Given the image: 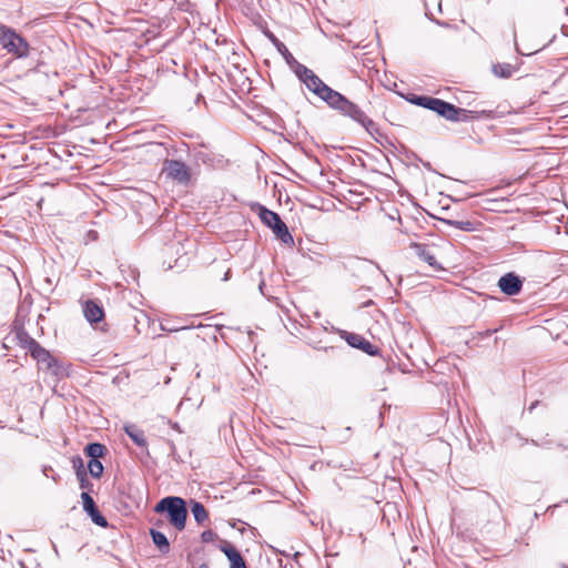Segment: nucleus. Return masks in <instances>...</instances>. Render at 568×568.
Listing matches in <instances>:
<instances>
[{
  "label": "nucleus",
  "mask_w": 568,
  "mask_h": 568,
  "mask_svg": "<svg viewBox=\"0 0 568 568\" xmlns=\"http://www.w3.org/2000/svg\"><path fill=\"white\" fill-rule=\"evenodd\" d=\"M150 535H151L152 541L158 547V549L162 554H168L170 550V542H169L166 536L163 532L155 530V529H151Z\"/></svg>",
  "instance_id": "15"
},
{
  "label": "nucleus",
  "mask_w": 568,
  "mask_h": 568,
  "mask_svg": "<svg viewBox=\"0 0 568 568\" xmlns=\"http://www.w3.org/2000/svg\"><path fill=\"white\" fill-rule=\"evenodd\" d=\"M105 446L100 443H91L85 447V453L91 459H99L103 456Z\"/></svg>",
  "instance_id": "19"
},
{
  "label": "nucleus",
  "mask_w": 568,
  "mask_h": 568,
  "mask_svg": "<svg viewBox=\"0 0 568 568\" xmlns=\"http://www.w3.org/2000/svg\"><path fill=\"white\" fill-rule=\"evenodd\" d=\"M124 432L134 442V444H136L140 447H146V439L144 433L135 425H125Z\"/></svg>",
  "instance_id": "14"
},
{
  "label": "nucleus",
  "mask_w": 568,
  "mask_h": 568,
  "mask_svg": "<svg viewBox=\"0 0 568 568\" xmlns=\"http://www.w3.org/2000/svg\"><path fill=\"white\" fill-rule=\"evenodd\" d=\"M491 71L498 78L508 79L514 73V67L510 63H495Z\"/></svg>",
  "instance_id": "17"
},
{
  "label": "nucleus",
  "mask_w": 568,
  "mask_h": 568,
  "mask_svg": "<svg viewBox=\"0 0 568 568\" xmlns=\"http://www.w3.org/2000/svg\"><path fill=\"white\" fill-rule=\"evenodd\" d=\"M49 469H51V468H50V467H47V466H44V467H43V470H42V471H43L44 476H48V470H49Z\"/></svg>",
  "instance_id": "24"
},
{
  "label": "nucleus",
  "mask_w": 568,
  "mask_h": 568,
  "mask_svg": "<svg viewBox=\"0 0 568 568\" xmlns=\"http://www.w3.org/2000/svg\"><path fill=\"white\" fill-rule=\"evenodd\" d=\"M294 73L311 92H313L316 97H318L321 100L327 103L329 108L356 121L357 123L363 125L368 133L373 134V131H376V125L374 121L371 120L358 108V105H356L346 97H344L339 92L333 90L327 84H325L323 80L314 73L313 70L308 69L306 65L302 63H296Z\"/></svg>",
  "instance_id": "1"
},
{
  "label": "nucleus",
  "mask_w": 568,
  "mask_h": 568,
  "mask_svg": "<svg viewBox=\"0 0 568 568\" xmlns=\"http://www.w3.org/2000/svg\"><path fill=\"white\" fill-rule=\"evenodd\" d=\"M0 43L8 52L18 57L28 54L29 45L27 41L10 29L0 28Z\"/></svg>",
  "instance_id": "6"
},
{
  "label": "nucleus",
  "mask_w": 568,
  "mask_h": 568,
  "mask_svg": "<svg viewBox=\"0 0 568 568\" xmlns=\"http://www.w3.org/2000/svg\"><path fill=\"white\" fill-rule=\"evenodd\" d=\"M27 348L30 355L37 361L39 369L47 371L57 379L67 375L62 364L50 354L49 351L43 348L36 339L30 338L27 342Z\"/></svg>",
  "instance_id": "3"
},
{
  "label": "nucleus",
  "mask_w": 568,
  "mask_h": 568,
  "mask_svg": "<svg viewBox=\"0 0 568 568\" xmlns=\"http://www.w3.org/2000/svg\"><path fill=\"white\" fill-rule=\"evenodd\" d=\"M274 44L277 49V51L284 57L287 64L291 67V69L295 72L296 63H300L292 53L287 50L286 45L281 42L277 38H274Z\"/></svg>",
  "instance_id": "16"
},
{
  "label": "nucleus",
  "mask_w": 568,
  "mask_h": 568,
  "mask_svg": "<svg viewBox=\"0 0 568 568\" xmlns=\"http://www.w3.org/2000/svg\"><path fill=\"white\" fill-rule=\"evenodd\" d=\"M221 550L225 554L230 561L231 568H246L245 561L241 554L229 542H224L221 546Z\"/></svg>",
  "instance_id": "13"
},
{
  "label": "nucleus",
  "mask_w": 568,
  "mask_h": 568,
  "mask_svg": "<svg viewBox=\"0 0 568 568\" xmlns=\"http://www.w3.org/2000/svg\"><path fill=\"white\" fill-rule=\"evenodd\" d=\"M77 477L79 479L80 488L88 489L91 487V483L88 479L87 473L84 469L79 468L77 470Z\"/></svg>",
  "instance_id": "21"
},
{
  "label": "nucleus",
  "mask_w": 568,
  "mask_h": 568,
  "mask_svg": "<svg viewBox=\"0 0 568 568\" xmlns=\"http://www.w3.org/2000/svg\"><path fill=\"white\" fill-rule=\"evenodd\" d=\"M154 510L156 513H168L170 524L179 531L185 528L187 516L186 504L181 497H165L161 499Z\"/></svg>",
  "instance_id": "4"
},
{
  "label": "nucleus",
  "mask_w": 568,
  "mask_h": 568,
  "mask_svg": "<svg viewBox=\"0 0 568 568\" xmlns=\"http://www.w3.org/2000/svg\"><path fill=\"white\" fill-rule=\"evenodd\" d=\"M258 216L261 221L270 227L275 236L286 245L294 244V239L290 233L286 224L282 221L280 215L263 205H258Z\"/></svg>",
  "instance_id": "5"
},
{
  "label": "nucleus",
  "mask_w": 568,
  "mask_h": 568,
  "mask_svg": "<svg viewBox=\"0 0 568 568\" xmlns=\"http://www.w3.org/2000/svg\"><path fill=\"white\" fill-rule=\"evenodd\" d=\"M84 317L90 324L99 323L104 317V311L95 301L88 300L82 304Z\"/></svg>",
  "instance_id": "11"
},
{
  "label": "nucleus",
  "mask_w": 568,
  "mask_h": 568,
  "mask_svg": "<svg viewBox=\"0 0 568 568\" xmlns=\"http://www.w3.org/2000/svg\"><path fill=\"white\" fill-rule=\"evenodd\" d=\"M414 103L420 106H424L428 110L436 112L438 115L445 118L449 121H469L474 119H479V112L477 111H468L462 108H457L452 103H448L444 100L432 98V97H417L414 100ZM485 112H480L484 114Z\"/></svg>",
  "instance_id": "2"
},
{
  "label": "nucleus",
  "mask_w": 568,
  "mask_h": 568,
  "mask_svg": "<svg viewBox=\"0 0 568 568\" xmlns=\"http://www.w3.org/2000/svg\"><path fill=\"white\" fill-rule=\"evenodd\" d=\"M88 469L92 477L100 478L103 474V465L99 459H90L88 463Z\"/></svg>",
  "instance_id": "20"
},
{
  "label": "nucleus",
  "mask_w": 568,
  "mask_h": 568,
  "mask_svg": "<svg viewBox=\"0 0 568 568\" xmlns=\"http://www.w3.org/2000/svg\"><path fill=\"white\" fill-rule=\"evenodd\" d=\"M535 407V404H532L530 407H529V410L531 412Z\"/></svg>",
  "instance_id": "26"
},
{
  "label": "nucleus",
  "mask_w": 568,
  "mask_h": 568,
  "mask_svg": "<svg viewBox=\"0 0 568 568\" xmlns=\"http://www.w3.org/2000/svg\"><path fill=\"white\" fill-rule=\"evenodd\" d=\"M162 172L173 181L187 185L191 180V173L184 162L178 160H166Z\"/></svg>",
  "instance_id": "8"
},
{
  "label": "nucleus",
  "mask_w": 568,
  "mask_h": 568,
  "mask_svg": "<svg viewBox=\"0 0 568 568\" xmlns=\"http://www.w3.org/2000/svg\"><path fill=\"white\" fill-rule=\"evenodd\" d=\"M81 499H82V504H83V509L91 517L92 521L100 527H106L108 526L106 519L104 518V516L101 515V513L99 511V509L95 506L93 498L89 495V493L83 491L81 494Z\"/></svg>",
  "instance_id": "10"
},
{
  "label": "nucleus",
  "mask_w": 568,
  "mask_h": 568,
  "mask_svg": "<svg viewBox=\"0 0 568 568\" xmlns=\"http://www.w3.org/2000/svg\"><path fill=\"white\" fill-rule=\"evenodd\" d=\"M216 538H217V535L213 530H211V529L203 531L202 535H201V540L203 542H212Z\"/></svg>",
  "instance_id": "22"
},
{
  "label": "nucleus",
  "mask_w": 568,
  "mask_h": 568,
  "mask_svg": "<svg viewBox=\"0 0 568 568\" xmlns=\"http://www.w3.org/2000/svg\"><path fill=\"white\" fill-rule=\"evenodd\" d=\"M410 247L419 260L428 264L434 272L444 271L442 263L438 261L440 257L439 250L434 244L412 243Z\"/></svg>",
  "instance_id": "7"
},
{
  "label": "nucleus",
  "mask_w": 568,
  "mask_h": 568,
  "mask_svg": "<svg viewBox=\"0 0 568 568\" xmlns=\"http://www.w3.org/2000/svg\"><path fill=\"white\" fill-rule=\"evenodd\" d=\"M438 10L439 11L442 10V3L440 2L438 3Z\"/></svg>",
  "instance_id": "27"
},
{
  "label": "nucleus",
  "mask_w": 568,
  "mask_h": 568,
  "mask_svg": "<svg viewBox=\"0 0 568 568\" xmlns=\"http://www.w3.org/2000/svg\"><path fill=\"white\" fill-rule=\"evenodd\" d=\"M271 39V41L274 43V38H276L274 34H270L268 37Z\"/></svg>",
  "instance_id": "25"
},
{
  "label": "nucleus",
  "mask_w": 568,
  "mask_h": 568,
  "mask_svg": "<svg viewBox=\"0 0 568 568\" xmlns=\"http://www.w3.org/2000/svg\"><path fill=\"white\" fill-rule=\"evenodd\" d=\"M191 510L194 516V519L199 524H203L209 517L205 507L199 501H194L192 504Z\"/></svg>",
  "instance_id": "18"
},
{
  "label": "nucleus",
  "mask_w": 568,
  "mask_h": 568,
  "mask_svg": "<svg viewBox=\"0 0 568 568\" xmlns=\"http://www.w3.org/2000/svg\"><path fill=\"white\" fill-rule=\"evenodd\" d=\"M346 342L355 348L362 349L369 355L377 353V348L363 336L355 333H346Z\"/></svg>",
  "instance_id": "12"
},
{
  "label": "nucleus",
  "mask_w": 568,
  "mask_h": 568,
  "mask_svg": "<svg viewBox=\"0 0 568 568\" xmlns=\"http://www.w3.org/2000/svg\"><path fill=\"white\" fill-rule=\"evenodd\" d=\"M450 223L459 230H464V231L471 230V223L468 221H455V222H450Z\"/></svg>",
  "instance_id": "23"
},
{
  "label": "nucleus",
  "mask_w": 568,
  "mask_h": 568,
  "mask_svg": "<svg viewBox=\"0 0 568 568\" xmlns=\"http://www.w3.org/2000/svg\"><path fill=\"white\" fill-rule=\"evenodd\" d=\"M498 287L506 295H517L523 287V281L514 273H507L498 281Z\"/></svg>",
  "instance_id": "9"
}]
</instances>
